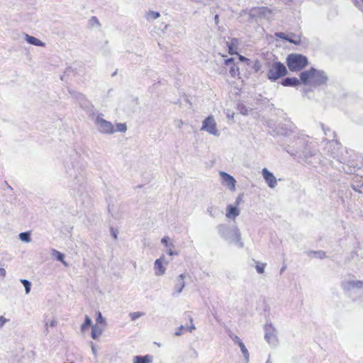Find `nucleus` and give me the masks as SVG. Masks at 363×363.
<instances>
[{
    "instance_id": "e433bc0d",
    "label": "nucleus",
    "mask_w": 363,
    "mask_h": 363,
    "mask_svg": "<svg viewBox=\"0 0 363 363\" xmlns=\"http://www.w3.org/2000/svg\"><path fill=\"white\" fill-rule=\"evenodd\" d=\"M104 321V318H103V316H102V315H101V312H99H99H98V313H97L96 322H97L98 323H103Z\"/></svg>"
},
{
    "instance_id": "c85d7f7f",
    "label": "nucleus",
    "mask_w": 363,
    "mask_h": 363,
    "mask_svg": "<svg viewBox=\"0 0 363 363\" xmlns=\"http://www.w3.org/2000/svg\"><path fill=\"white\" fill-rule=\"evenodd\" d=\"M127 130V126L125 123H117L116 129H115L116 132L124 133Z\"/></svg>"
},
{
    "instance_id": "bb28decb",
    "label": "nucleus",
    "mask_w": 363,
    "mask_h": 363,
    "mask_svg": "<svg viewBox=\"0 0 363 363\" xmlns=\"http://www.w3.org/2000/svg\"><path fill=\"white\" fill-rule=\"evenodd\" d=\"M21 282L23 284V285L25 287L26 294H28L30 291V282L26 279H21Z\"/></svg>"
},
{
    "instance_id": "7ed1b4c3",
    "label": "nucleus",
    "mask_w": 363,
    "mask_h": 363,
    "mask_svg": "<svg viewBox=\"0 0 363 363\" xmlns=\"http://www.w3.org/2000/svg\"><path fill=\"white\" fill-rule=\"evenodd\" d=\"M307 64V58L300 54H291L287 57V65L289 69L293 72H297L303 69Z\"/></svg>"
},
{
    "instance_id": "864d4df0",
    "label": "nucleus",
    "mask_w": 363,
    "mask_h": 363,
    "mask_svg": "<svg viewBox=\"0 0 363 363\" xmlns=\"http://www.w3.org/2000/svg\"><path fill=\"white\" fill-rule=\"evenodd\" d=\"M218 15H216V16H215V21H218Z\"/></svg>"
},
{
    "instance_id": "ddd939ff",
    "label": "nucleus",
    "mask_w": 363,
    "mask_h": 363,
    "mask_svg": "<svg viewBox=\"0 0 363 363\" xmlns=\"http://www.w3.org/2000/svg\"><path fill=\"white\" fill-rule=\"evenodd\" d=\"M186 276L185 274H182L179 275L176 279L174 286V292L172 294L173 296H177L179 294L182 293V290L185 287V281Z\"/></svg>"
},
{
    "instance_id": "a878e982",
    "label": "nucleus",
    "mask_w": 363,
    "mask_h": 363,
    "mask_svg": "<svg viewBox=\"0 0 363 363\" xmlns=\"http://www.w3.org/2000/svg\"><path fill=\"white\" fill-rule=\"evenodd\" d=\"M77 99L78 100L81 101L80 104L82 107H83L84 108H86L89 107V102L85 100L82 94H78Z\"/></svg>"
},
{
    "instance_id": "2eb2a0df",
    "label": "nucleus",
    "mask_w": 363,
    "mask_h": 363,
    "mask_svg": "<svg viewBox=\"0 0 363 363\" xmlns=\"http://www.w3.org/2000/svg\"><path fill=\"white\" fill-rule=\"evenodd\" d=\"M25 40L31 45H36V46H40V47H45V43L40 40L39 39L30 36L28 34H25Z\"/></svg>"
},
{
    "instance_id": "1a4fd4ad",
    "label": "nucleus",
    "mask_w": 363,
    "mask_h": 363,
    "mask_svg": "<svg viewBox=\"0 0 363 363\" xmlns=\"http://www.w3.org/2000/svg\"><path fill=\"white\" fill-rule=\"evenodd\" d=\"M71 177H74V179L72 181V187L73 189H77L79 191H81L85 188V178L84 175L79 172V174L70 173Z\"/></svg>"
},
{
    "instance_id": "423d86ee",
    "label": "nucleus",
    "mask_w": 363,
    "mask_h": 363,
    "mask_svg": "<svg viewBox=\"0 0 363 363\" xmlns=\"http://www.w3.org/2000/svg\"><path fill=\"white\" fill-rule=\"evenodd\" d=\"M264 339L272 346H277L279 343L277 330L272 323H267L264 328Z\"/></svg>"
},
{
    "instance_id": "3c124183",
    "label": "nucleus",
    "mask_w": 363,
    "mask_h": 363,
    "mask_svg": "<svg viewBox=\"0 0 363 363\" xmlns=\"http://www.w3.org/2000/svg\"><path fill=\"white\" fill-rule=\"evenodd\" d=\"M183 125V122L182 121H179L178 127L182 128V125Z\"/></svg>"
},
{
    "instance_id": "f257e3e1",
    "label": "nucleus",
    "mask_w": 363,
    "mask_h": 363,
    "mask_svg": "<svg viewBox=\"0 0 363 363\" xmlns=\"http://www.w3.org/2000/svg\"><path fill=\"white\" fill-rule=\"evenodd\" d=\"M217 229L220 237L230 243L236 244L240 248L244 247V244L241 241V234L238 227H230L225 224H220L218 225Z\"/></svg>"
},
{
    "instance_id": "37998d69",
    "label": "nucleus",
    "mask_w": 363,
    "mask_h": 363,
    "mask_svg": "<svg viewBox=\"0 0 363 363\" xmlns=\"http://www.w3.org/2000/svg\"><path fill=\"white\" fill-rule=\"evenodd\" d=\"M185 328L183 325H181L177 330L175 332V335L177 336H180L182 335V330L184 329Z\"/></svg>"
},
{
    "instance_id": "a19ab883",
    "label": "nucleus",
    "mask_w": 363,
    "mask_h": 363,
    "mask_svg": "<svg viewBox=\"0 0 363 363\" xmlns=\"http://www.w3.org/2000/svg\"><path fill=\"white\" fill-rule=\"evenodd\" d=\"M189 320H190V322H191V325L188 328V330L191 332L192 330H194L196 329V327H195L194 324L192 323L193 322L192 318H190Z\"/></svg>"
},
{
    "instance_id": "f03ea898",
    "label": "nucleus",
    "mask_w": 363,
    "mask_h": 363,
    "mask_svg": "<svg viewBox=\"0 0 363 363\" xmlns=\"http://www.w3.org/2000/svg\"><path fill=\"white\" fill-rule=\"evenodd\" d=\"M300 78L303 84H310L313 86L323 85L328 81V77L323 71L314 68L301 72Z\"/></svg>"
},
{
    "instance_id": "6e6d98bb",
    "label": "nucleus",
    "mask_w": 363,
    "mask_h": 363,
    "mask_svg": "<svg viewBox=\"0 0 363 363\" xmlns=\"http://www.w3.org/2000/svg\"><path fill=\"white\" fill-rule=\"evenodd\" d=\"M363 1V0H362Z\"/></svg>"
},
{
    "instance_id": "09e8293b",
    "label": "nucleus",
    "mask_w": 363,
    "mask_h": 363,
    "mask_svg": "<svg viewBox=\"0 0 363 363\" xmlns=\"http://www.w3.org/2000/svg\"><path fill=\"white\" fill-rule=\"evenodd\" d=\"M286 265H284V266L281 268V269H280V273H281H281H283V272L286 270Z\"/></svg>"
},
{
    "instance_id": "20e7f679",
    "label": "nucleus",
    "mask_w": 363,
    "mask_h": 363,
    "mask_svg": "<svg viewBox=\"0 0 363 363\" xmlns=\"http://www.w3.org/2000/svg\"><path fill=\"white\" fill-rule=\"evenodd\" d=\"M94 124L96 129L103 134H113L116 133L113 125L104 118V115L100 113L94 119Z\"/></svg>"
},
{
    "instance_id": "79ce46f5",
    "label": "nucleus",
    "mask_w": 363,
    "mask_h": 363,
    "mask_svg": "<svg viewBox=\"0 0 363 363\" xmlns=\"http://www.w3.org/2000/svg\"><path fill=\"white\" fill-rule=\"evenodd\" d=\"M7 320H8L4 316H0V328H1L7 322Z\"/></svg>"
},
{
    "instance_id": "9b49d317",
    "label": "nucleus",
    "mask_w": 363,
    "mask_h": 363,
    "mask_svg": "<svg viewBox=\"0 0 363 363\" xmlns=\"http://www.w3.org/2000/svg\"><path fill=\"white\" fill-rule=\"evenodd\" d=\"M345 291L350 293L354 292L356 289H363V281H347L342 284Z\"/></svg>"
},
{
    "instance_id": "b1692460",
    "label": "nucleus",
    "mask_w": 363,
    "mask_h": 363,
    "mask_svg": "<svg viewBox=\"0 0 363 363\" xmlns=\"http://www.w3.org/2000/svg\"><path fill=\"white\" fill-rule=\"evenodd\" d=\"M286 40L295 45H298L301 43L300 38L293 33L288 35V39H286Z\"/></svg>"
},
{
    "instance_id": "f704fd0d",
    "label": "nucleus",
    "mask_w": 363,
    "mask_h": 363,
    "mask_svg": "<svg viewBox=\"0 0 363 363\" xmlns=\"http://www.w3.org/2000/svg\"><path fill=\"white\" fill-rule=\"evenodd\" d=\"M230 74L233 77H235V76L238 75L239 74V69L238 67H235L234 65L230 67Z\"/></svg>"
},
{
    "instance_id": "473e14b6",
    "label": "nucleus",
    "mask_w": 363,
    "mask_h": 363,
    "mask_svg": "<svg viewBox=\"0 0 363 363\" xmlns=\"http://www.w3.org/2000/svg\"><path fill=\"white\" fill-rule=\"evenodd\" d=\"M169 240V238L168 236H164L161 242L164 245L165 247H174V245L172 242L169 243L168 241Z\"/></svg>"
},
{
    "instance_id": "49530a36",
    "label": "nucleus",
    "mask_w": 363,
    "mask_h": 363,
    "mask_svg": "<svg viewBox=\"0 0 363 363\" xmlns=\"http://www.w3.org/2000/svg\"><path fill=\"white\" fill-rule=\"evenodd\" d=\"M316 254H318V256H319L320 258H322V257H325V253L324 252H322V251H319V252H316Z\"/></svg>"
},
{
    "instance_id": "de8ad7c7",
    "label": "nucleus",
    "mask_w": 363,
    "mask_h": 363,
    "mask_svg": "<svg viewBox=\"0 0 363 363\" xmlns=\"http://www.w3.org/2000/svg\"><path fill=\"white\" fill-rule=\"evenodd\" d=\"M239 59L240 61H249V60L242 55H239Z\"/></svg>"
},
{
    "instance_id": "4c0bfd02",
    "label": "nucleus",
    "mask_w": 363,
    "mask_h": 363,
    "mask_svg": "<svg viewBox=\"0 0 363 363\" xmlns=\"http://www.w3.org/2000/svg\"><path fill=\"white\" fill-rule=\"evenodd\" d=\"M166 248H167V250H166V252H167L169 255L172 256V255H178V253H177V252H174V251L172 250V248H173V247H166Z\"/></svg>"
},
{
    "instance_id": "6e6552de",
    "label": "nucleus",
    "mask_w": 363,
    "mask_h": 363,
    "mask_svg": "<svg viewBox=\"0 0 363 363\" xmlns=\"http://www.w3.org/2000/svg\"><path fill=\"white\" fill-rule=\"evenodd\" d=\"M250 15L256 18H262L269 20L272 16V11L267 7H255L250 10Z\"/></svg>"
},
{
    "instance_id": "aec40b11",
    "label": "nucleus",
    "mask_w": 363,
    "mask_h": 363,
    "mask_svg": "<svg viewBox=\"0 0 363 363\" xmlns=\"http://www.w3.org/2000/svg\"><path fill=\"white\" fill-rule=\"evenodd\" d=\"M52 255L55 256L58 261H60L65 266H67V263L64 260V255L55 249L52 250Z\"/></svg>"
},
{
    "instance_id": "c03bdc74",
    "label": "nucleus",
    "mask_w": 363,
    "mask_h": 363,
    "mask_svg": "<svg viewBox=\"0 0 363 363\" xmlns=\"http://www.w3.org/2000/svg\"><path fill=\"white\" fill-rule=\"evenodd\" d=\"M6 270L4 269V268H1L0 267V275L3 277H4L6 276Z\"/></svg>"
},
{
    "instance_id": "c756f323",
    "label": "nucleus",
    "mask_w": 363,
    "mask_h": 363,
    "mask_svg": "<svg viewBox=\"0 0 363 363\" xmlns=\"http://www.w3.org/2000/svg\"><path fill=\"white\" fill-rule=\"evenodd\" d=\"M56 323H57V321L55 319H52L50 322L49 321H46L45 323V333L46 334L48 333V327H55L56 325Z\"/></svg>"
},
{
    "instance_id": "6ab92c4d",
    "label": "nucleus",
    "mask_w": 363,
    "mask_h": 363,
    "mask_svg": "<svg viewBox=\"0 0 363 363\" xmlns=\"http://www.w3.org/2000/svg\"><path fill=\"white\" fill-rule=\"evenodd\" d=\"M152 357L149 355L145 356H135L133 358V363H150Z\"/></svg>"
},
{
    "instance_id": "603ef678",
    "label": "nucleus",
    "mask_w": 363,
    "mask_h": 363,
    "mask_svg": "<svg viewBox=\"0 0 363 363\" xmlns=\"http://www.w3.org/2000/svg\"><path fill=\"white\" fill-rule=\"evenodd\" d=\"M304 157H305V160H306V161L307 162H308V163H309V162H311V161H308V157H307V156H306V155H305V156H304Z\"/></svg>"
},
{
    "instance_id": "cd10ccee",
    "label": "nucleus",
    "mask_w": 363,
    "mask_h": 363,
    "mask_svg": "<svg viewBox=\"0 0 363 363\" xmlns=\"http://www.w3.org/2000/svg\"><path fill=\"white\" fill-rule=\"evenodd\" d=\"M229 335V337L235 343L237 344L238 345H239L240 344H241L242 342V341L240 339V337L233 334V333H230L228 334Z\"/></svg>"
},
{
    "instance_id": "39448f33",
    "label": "nucleus",
    "mask_w": 363,
    "mask_h": 363,
    "mask_svg": "<svg viewBox=\"0 0 363 363\" xmlns=\"http://www.w3.org/2000/svg\"><path fill=\"white\" fill-rule=\"evenodd\" d=\"M286 73L285 65L280 62H275L269 65L267 76L269 79L275 81L286 75Z\"/></svg>"
},
{
    "instance_id": "2f4dec72",
    "label": "nucleus",
    "mask_w": 363,
    "mask_h": 363,
    "mask_svg": "<svg viewBox=\"0 0 363 363\" xmlns=\"http://www.w3.org/2000/svg\"><path fill=\"white\" fill-rule=\"evenodd\" d=\"M91 318L88 315H86L84 323L82 325V330H85L86 328L89 327L91 325Z\"/></svg>"
},
{
    "instance_id": "a18cd8bd",
    "label": "nucleus",
    "mask_w": 363,
    "mask_h": 363,
    "mask_svg": "<svg viewBox=\"0 0 363 363\" xmlns=\"http://www.w3.org/2000/svg\"><path fill=\"white\" fill-rule=\"evenodd\" d=\"M91 351H92V352H93V354L94 355H96L97 350H96V348L94 347V345L93 344H91Z\"/></svg>"
},
{
    "instance_id": "393cba45",
    "label": "nucleus",
    "mask_w": 363,
    "mask_h": 363,
    "mask_svg": "<svg viewBox=\"0 0 363 363\" xmlns=\"http://www.w3.org/2000/svg\"><path fill=\"white\" fill-rule=\"evenodd\" d=\"M19 238L26 242H30V236L29 233H21L19 234Z\"/></svg>"
},
{
    "instance_id": "f3484780",
    "label": "nucleus",
    "mask_w": 363,
    "mask_h": 363,
    "mask_svg": "<svg viewBox=\"0 0 363 363\" xmlns=\"http://www.w3.org/2000/svg\"><path fill=\"white\" fill-rule=\"evenodd\" d=\"M300 83V81L296 77H287L284 79L281 84L284 86H295Z\"/></svg>"
},
{
    "instance_id": "f8f14e48",
    "label": "nucleus",
    "mask_w": 363,
    "mask_h": 363,
    "mask_svg": "<svg viewBox=\"0 0 363 363\" xmlns=\"http://www.w3.org/2000/svg\"><path fill=\"white\" fill-rule=\"evenodd\" d=\"M164 263L165 264V265L168 264V262L165 261L164 255L155 260V265H154V269H155V274L156 276L159 277V276H162V275L164 274L165 271H166V267L163 265Z\"/></svg>"
},
{
    "instance_id": "72a5a7b5",
    "label": "nucleus",
    "mask_w": 363,
    "mask_h": 363,
    "mask_svg": "<svg viewBox=\"0 0 363 363\" xmlns=\"http://www.w3.org/2000/svg\"><path fill=\"white\" fill-rule=\"evenodd\" d=\"M143 315H144V313L142 312H133V313H130V316L133 321L137 320L138 318H139Z\"/></svg>"
},
{
    "instance_id": "4be33fe9",
    "label": "nucleus",
    "mask_w": 363,
    "mask_h": 363,
    "mask_svg": "<svg viewBox=\"0 0 363 363\" xmlns=\"http://www.w3.org/2000/svg\"><path fill=\"white\" fill-rule=\"evenodd\" d=\"M238 346L240 348V350L242 353V355H243L246 362L247 363L250 359V354H249L247 349L246 348V347L245 346L243 342L240 344Z\"/></svg>"
},
{
    "instance_id": "c9c22d12",
    "label": "nucleus",
    "mask_w": 363,
    "mask_h": 363,
    "mask_svg": "<svg viewBox=\"0 0 363 363\" xmlns=\"http://www.w3.org/2000/svg\"><path fill=\"white\" fill-rule=\"evenodd\" d=\"M275 35L278 37L279 38L286 40L288 39V35L285 34L284 33L280 32V33H276Z\"/></svg>"
},
{
    "instance_id": "4468645a",
    "label": "nucleus",
    "mask_w": 363,
    "mask_h": 363,
    "mask_svg": "<svg viewBox=\"0 0 363 363\" xmlns=\"http://www.w3.org/2000/svg\"><path fill=\"white\" fill-rule=\"evenodd\" d=\"M262 176L270 188H274L277 185L276 177L267 168L262 169Z\"/></svg>"
},
{
    "instance_id": "0eeeda50",
    "label": "nucleus",
    "mask_w": 363,
    "mask_h": 363,
    "mask_svg": "<svg viewBox=\"0 0 363 363\" xmlns=\"http://www.w3.org/2000/svg\"><path fill=\"white\" fill-rule=\"evenodd\" d=\"M201 130H205L211 135L218 136L220 133L216 128V123L213 116H209L203 121Z\"/></svg>"
},
{
    "instance_id": "5fc2aeb1",
    "label": "nucleus",
    "mask_w": 363,
    "mask_h": 363,
    "mask_svg": "<svg viewBox=\"0 0 363 363\" xmlns=\"http://www.w3.org/2000/svg\"><path fill=\"white\" fill-rule=\"evenodd\" d=\"M266 363H272V362L270 361L269 359H268L267 361L266 362Z\"/></svg>"
},
{
    "instance_id": "a211bd4d",
    "label": "nucleus",
    "mask_w": 363,
    "mask_h": 363,
    "mask_svg": "<svg viewBox=\"0 0 363 363\" xmlns=\"http://www.w3.org/2000/svg\"><path fill=\"white\" fill-rule=\"evenodd\" d=\"M240 214V211L238 208L235 206H233L231 205L228 206L227 208V213H226V217L228 218H235L236 216H238Z\"/></svg>"
},
{
    "instance_id": "58836bf2",
    "label": "nucleus",
    "mask_w": 363,
    "mask_h": 363,
    "mask_svg": "<svg viewBox=\"0 0 363 363\" xmlns=\"http://www.w3.org/2000/svg\"><path fill=\"white\" fill-rule=\"evenodd\" d=\"M261 64L259 63V61H256L254 64V66H253V68L255 69V70L256 72H258L259 70H260L261 69Z\"/></svg>"
},
{
    "instance_id": "8fccbe9b",
    "label": "nucleus",
    "mask_w": 363,
    "mask_h": 363,
    "mask_svg": "<svg viewBox=\"0 0 363 363\" xmlns=\"http://www.w3.org/2000/svg\"><path fill=\"white\" fill-rule=\"evenodd\" d=\"M111 231H112V235L114 237L115 239H117V235L116 233L113 231V229H111Z\"/></svg>"
},
{
    "instance_id": "9d476101",
    "label": "nucleus",
    "mask_w": 363,
    "mask_h": 363,
    "mask_svg": "<svg viewBox=\"0 0 363 363\" xmlns=\"http://www.w3.org/2000/svg\"><path fill=\"white\" fill-rule=\"evenodd\" d=\"M222 179V184L227 186L230 190H235L236 180L230 174L224 172L219 173Z\"/></svg>"
},
{
    "instance_id": "7c9ffc66",
    "label": "nucleus",
    "mask_w": 363,
    "mask_h": 363,
    "mask_svg": "<svg viewBox=\"0 0 363 363\" xmlns=\"http://www.w3.org/2000/svg\"><path fill=\"white\" fill-rule=\"evenodd\" d=\"M265 266H266L265 263L260 264L259 262H257L255 268H256L257 273L263 274L264 272Z\"/></svg>"
},
{
    "instance_id": "5701e85b",
    "label": "nucleus",
    "mask_w": 363,
    "mask_h": 363,
    "mask_svg": "<svg viewBox=\"0 0 363 363\" xmlns=\"http://www.w3.org/2000/svg\"><path fill=\"white\" fill-rule=\"evenodd\" d=\"M160 16V13L154 11H149L146 14V18L148 21L155 20L158 18Z\"/></svg>"
},
{
    "instance_id": "dca6fc26",
    "label": "nucleus",
    "mask_w": 363,
    "mask_h": 363,
    "mask_svg": "<svg viewBox=\"0 0 363 363\" xmlns=\"http://www.w3.org/2000/svg\"><path fill=\"white\" fill-rule=\"evenodd\" d=\"M227 45L228 48V51L230 55L237 54L238 52V40L236 38H233L230 40V42L227 43Z\"/></svg>"
},
{
    "instance_id": "412c9836",
    "label": "nucleus",
    "mask_w": 363,
    "mask_h": 363,
    "mask_svg": "<svg viewBox=\"0 0 363 363\" xmlns=\"http://www.w3.org/2000/svg\"><path fill=\"white\" fill-rule=\"evenodd\" d=\"M102 333V329L97 325L92 326L91 328V337L96 340Z\"/></svg>"
},
{
    "instance_id": "ea45409f",
    "label": "nucleus",
    "mask_w": 363,
    "mask_h": 363,
    "mask_svg": "<svg viewBox=\"0 0 363 363\" xmlns=\"http://www.w3.org/2000/svg\"><path fill=\"white\" fill-rule=\"evenodd\" d=\"M233 61H234V58L233 57H230V58H228V59H226L225 60V64L228 66L230 65H233Z\"/></svg>"
}]
</instances>
